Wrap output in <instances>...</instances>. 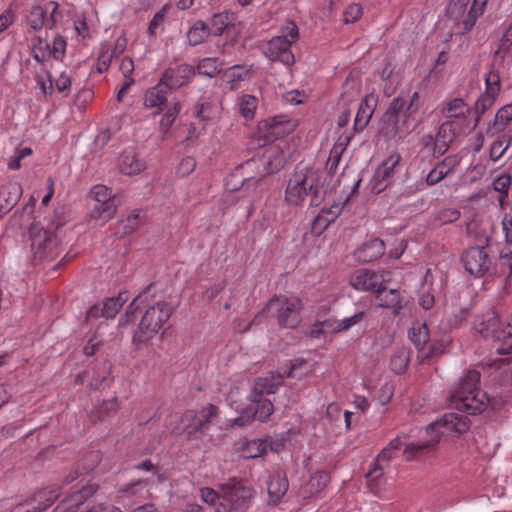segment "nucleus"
Wrapping results in <instances>:
<instances>
[{
  "mask_svg": "<svg viewBox=\"0 0 512 512\" xmlns=\"http://www.w3.org/2000/svg\"><path fill=\"white\" fill-rule=\"evenodd\" d=\"M216 414H217L216 406H214L212 404H208V405L204 406L200 411V415L197 416V424H195V430L196 431L201 430L210 421V419L212 417H214Z\"/></svg>",
  "mask_w": 512,
  "mask_h": 512,
  "instance_id": "obj_59",
  "label": "nucleus"
},
{
  "mask_svg": "<svg viewBox=\"0 0 512 512\" xmlns=\"http://www.w3.org/2000/svg\"><path fill=\"white\" fill-rule=\"evenodd\" d=\"M410 361V350L404 345L395 347L391 356L390 367L394 373L404 372Z\"/></svg>",
  "mask_w": 512,
  "mask_h": 512,
  "instance_id": "obj_43",
  "label": "nucleus"
},
{
  "mask_svg": "<svg viewBox=\"0 0 512 512\" xmlns=\"http://www.w3.org/2000/svg\"><path fill=\"white\" fill-rule=\"evenodd\" d=\"M385 252V244L379 238H373L365 243L355 251V257L359 262L368 263L375 261L382 257Z\"/></svg>",
  "mask_w": 512,
  "mask_h": 512,
  "instance_id": "obj_28",
  "label": "nucleus"
},
{
  "mask_svg": "<svg viewBox=\"0 0 512 512\" xmlns=\"http://www.w3.org/2000/svg\"><path fill=\"white\" fill-rule=\"evenodd\" d=\"M171 315L172 308L165 302H158L149 307L143 315L137 331L134 333L133 343L137 347L149 344L158 335Z\"/></svg>",
  "mask_w": 512,
  "mask_h": 512,
  "instance_id": "obj_7",
  "label": "nucleus"
},
{
  "mask_svg": "<svg viewBox=\"0 0 512 512\" xmlns=\"http://www.w3.org/2000/svg\"><path fill=\"white\" fill-rule=\"evenodd\" d=\"M22 186L17 181H9L0 187V212H8L22 196Z\"/></svg>",
  "mask_w": 512,
  "mask_h": 512,
  "instance_id": "obj_29",
  "label": "nucleus"
},
{
  "mask_svg": "<svg viewBox=\"0 0 512 512\" xmlns=\"http://www.w3.org/2000/svg\"><path fill=\"white\" fill-rule=\"evenodd\" d=\"M90 194L97 203L115 200V196L112 194V191L107 186L101 184L93 186Z\"/></svg>",
  "mask_w": 512,
  "mask_h": 512,
  "instance_id": "obj_58",
  "label": "nucleus"
},
{
  "mask_svg": "<svg viewBox=\"0 0 512 512\" xmlns=\"http://www.w3.org/2000/svg\"><path fill=\"white\" fill-rule=\"evenodd\" d=\"M405 105L406 102L402 97L393 98L383 117L384 126L399 116L404 111Z\"/></svg>",
  "mask_w": 512,
  "mask_h": 512,
  "instance_id": "obj_54",
  "label": "nucleus"
},
{
  "mask_svg": "<svg viewBox=\"0 0 512 512\" xmlns=\"http://www.w3.org/2000/svg\"><path fill=\"white\" fill-rule=\"evenodd\" d=\"M94 92L90 88H83L77 92L74 103L78 109H85L87 104L93 99Z\"/></svg>",
  "mask_w": 512,
  "mask_h": 512,
  "instance_id": "obj_64",
  "label": "nucleus"
},
{
  "mask_svg": "<svg viewBox=\"0 0 512 512\" xmlns=\"http://www.w3.org/2000/svg\"><path fill=\"white\" fill-rule=\"evenodd\" d=\"M196 117L204 123L216 120L220 117V107L211 102L200 103L196 106Z\"/></svg>",
  "mask_w": 512,
  "mask_h": 512,
  "instance_id": "obj_49",
  "label": "nucleus"
},
{
  "mask_svg": "<svg viewBox=\"0 0 512 512\" xmlns=\"http://www.w3.org/2000/svg\"><path fill=\"white\" fill-rule=\"evenodd\" d=\"M405 440L406 437L404 435H399L392 439L388 445L378 454L375 463H379L381 465L388 463L394 457L396 452L399 451L400 448L405 444Z\"/></svg>",
  "mask_w": 512,
  "mask_h": 512,
  "instance_id": "obj_47",
  "label": "nucleus"
},
{
  "mask_svg": "<svg viewBox=\"0 0 512 512\" xmlns=\"http://www.w3.org/2000/svg\"><path fill=\"white\" fill-rule=\"evenodd\" d=\"M501 89L500 76L495 71H489L485 77V91L479 96L475 103L477 113L483 114L490 109L499 95Z\"/></svg>",
  "mask_w": 512,
  "mask_h": 512,
  "instance_id": "obj_19",
  "label": "nucleus"
},
{
  "mask_svg": "<svg viewBox=\"0 0 512 512\" xmlns=\"http://www.w3.org/2000/svg\"><path fill=\"white\" fill-rule=\"evenodd\" d=\"M378 104V95L376 93L367 94L360 102L357 114L354 120V127L357 131L363 130L370 122Z\"/></svg>",
  "mask_w": 512,
  "mask_h": 512,
  "instance_id": "obj_27",
  "label": "nucleus"
},
{
  "mask_svg": "<svg viewBox=\"0 0 512 512\" xmlns=\"http://www.w3.org/2000/svg\"><path fill=\"white\" fill-rule=\"evenodd\" d=\"M319 173L307 167L295 171L287 181L284 202L289 207H301L310 199L311 206H319L324 199V191L319 185Z\"/></svg>",
  "mask_w": 512,
  "mask_h": 512,
  "instance_id": "obj_2",
  "label": "nucleus"
},
{
  "mask_svg": "<svg viewBox=\"0 0 512 512\" xmlns=\"http://www.w3.org/2000/svg\"><path fill=\"white\" fill-rule=\"evenodd\" d=\"M251 67L246 65H234L223 74V80L230 85L231 90L238 89L242 82L250 79Z\"/></svg>",
  "mask_w": 512,
  "mask_h": 512,
  "instance_id": "obj_32",
  "label": "nucleus"
},
{
  "mask_svg": "<svg viewBox=\"0 0 512 512\" xmlns=\"http://www.w3.org/2000/svg\"><path fill=\"white\" fill-rule=\"evenodd\" d=\"M375 304L380 308H387L392 311L394 315H399L405 306V301L396 289L387 290L385 284L376 292Z\"/></svg>",
  "mask_w": 512,
  "mask_h": 512,
  "instance_id": "obj_25",
  "label": "nucleus"
},
{
  "mask_svg": "<svg viewBox=\"0 0 512 512\" xmlns=\"http://www.w3.org/2000/svg\"><path fill=\"white\" fill-rule=\"evenodd\" d=\"M469 426L470 422L467 416L453 412L446 413L426 427L425 434L428 437L427 440H420L418 442H410L406 444L404 448V455L407 460H410L418 452L438 443L442 437L462 434L469 429Z\"/></svg>",
  "mask_w": 512,
  "mask_h": 512,
  "instance_id": "obj_3",
  "label": "nucleus"
},
{
  "mask_svg": "<svg viewBox=\"0 0 512 512\" xmlns=\"http://www.w3.org/2000/svg\"><path fill=\"white\" fill-rule=\"evenodd\" d=\"M298 35L297 25L294 22H287L281 30V35L273 37L267 43L265 55L271 61H279L291 67L295 62V58L290 50V46L298 40Z\"/></svg>",
  "mask_w": 512,
  "mask_h": 512,
  "instance_id": "obj_11",
  "label": "nucleus"
},
{
  "mask_svg": "<svg viewBox=\"0 0 512 512\" xmlns=\"http://www.w3.org/2000/svg\"><path fill=\"white\" fill-rule=\"evenodd\" d=\"M96 492L94 485H87L80 490L74 492L68 499H66L56 510L61 512H72L74 506L82 504L87 498L91 497Z\"/></svg>",
  "mask_w": 512,
  "mask_h": 512,
  "instance_id": "obj_41",
  "label": "nucleus"
},
{
  "mask_svg": "<svg viewBox=\"0 0 512 512\" xmlns=\"http://www.w3.org/2000/svg\"><path fill=\"white\" fill-rule=\"evenodd\" d=\"M298 120L284 115L275 116L259 123V137L265 142H273L293 133L298 127Z\"/></svg>",
  "mask_w": 512,
  "mask_h": 512,
  "instance_id": "obj_15",
  "label": "nucleus"
},
{
  "mask_svg": "<svg viewBox=\"0 0 512 512\" xmlns=\"http://www.w3.org/2000/svg\"><path fill=\"white\" fill-rule=\"evenodd\" d=\"M488 0H450L447 8L449 20L458 33L470 31L483 15Z\"/></svg>",
  "mask_w": 512,
  "mask_h": 512,
  "instance_id": "obj_8",
  "label": "nucleus"
},
{
  "mask_svg": "<svg viewBox=\"0 0 512 512\" xmlns=\"http://www.w3.org/2000/svg\"><path fill=\"white\" fill-rule=\"evenodd\" d=\"M394 394V385L390 381H384L376 393V399L381 405H386Z\"/></svg>",
  "mask_w": 512,
  "mask_h": 512,
  "instance_id": "obj_61",
  "label": "nucleus"
},
{
  "mask_svg": "<svg viewBox=\"0 0 512 512\" xmlns=\"http://www.w3.org/2000/svg\"><path fill=\"white\" fill-rule=\"evenodd\" d=\"M221 66L222 63L217 58L207 57L198 63L197 70L201 75L213 77L219 72Z\"/></svg>",
  "mask_w": 512,
  "mask_h": 512,
  "instance_id": "obj_55",
  "label": "nucleus"
},
{
  "mask_svg": "<svg viewBox=\"0 0 512 512\" xmlns=\"http://www.w3.org/2000/svg\"><path fill=\"white\" fill-rule=\"evenodd\" d=\"M387 281L384 271H372L366 268L356 270L350 278V285L358 291L376 293Z\"/></svg>",
  "mask_w": 512,
  "mask_h": 512,
  "instance_id": "obj_17",
  "label": "nucleus"
},
{
  "mask_svg": "<svg viewBox=\"0 0 512 512\" xmlns=\"http://www.w3.org/2000/svg\"><path fill=\"white\" fill-rule=\"evenodd\" d=\"M330 476L325 471L315 472L310 480L302 487L300 494L303 498H309L321 492L329 483Z\"/></svg>",
  "mask_w": 512,
  "mask_h": 512,
  "instance_id": "obj_34",
  "label": "nucleus"
},
{
  "mask_svg": "<svg viewBox=\"0 0 512 512\" xmlns=\"http://www.w3.org/2000/svg\"><path fill=\"white\" fill-rule=\"evenodd\" d=\"M58 497L59 493L56 488L47 487L37 491L29 500L33 502L34 512H42L50 507Z\"/></svg>",
  "mask_w": 512,
  "mask_h": 512,
  "instance_id": "obj_36",
  "label": "nucleus"
},
{
  "mask_svg": "<svg viewBox=\"0 0 512 512\" xmlns=\"http://www.w3.org/2000/svg\"><path fill=\"white\" fill-rule=\"evenodd\" d=\"M210 30L208 25L203 21L195 22L187 32V40L191 46H196L205 41L209 36Z\"/></svg>",
  "mask_w": 512,
  "mask_h": 512,
  "instance_id": "obj_48",
  "label": "nucleus"
},
{
  "mask_svg": "<svg viewBox=\"0 0 512 512\" xmlns=\"http://www.w3.org/2000/svg\"><path fill=\"white\" fill-rule=\"evenodd\" d=\"M117 212V203L114 201L100 202L90 212V218L98 225L107 223Z\"/></svg>",
  "mask_w": 512,
  "mask_h": 512,
  "instance_id": "obj_39",
  "label": "nucleus"
},
{
  "mask_svg": "<svg viewBox=\"0 0 512 512\" xmlns=\"http://www.w3.org/2000/svg\"><path fill=\"white\" fill-rule=\"evenodd\" d=\"M128 301V293L120 292L117 297L108 298L102 303L93 305L87 311V319L103 317L114 318L122 306Z\"/></svg>",
  "mask_w": 512,
  "mask_h": 512,
  "instance_id": "obj_20",
  "label": "nucleus"
},
{
  "mask_svg": "<svg viewBox=\"0 0 512 512\" xmlns=\"http://www.w3.org/2000/svg\"><path fill=\"white\" fill-rule=\"evenodd\" d=\"M286 163V155L279 144L266 147L261 155L247 160L240 166L245 174L256 173L266 178L279 172Z\"/></svg>",
  "mask_w": 512,
  "mask_h": 512,
  "instance_id": "obj_10",
  "label": "nucleus"
},
{
  "mask_svg": "<svg viewBox=\"0 0 512 512\" xmlns=\"http://www.w3.org/2000/svg\"><path fill=\"white\" fill-rule=\"evenodd\" d=\"M196 168V160L191 156L183 157L176 166V174L179 177H187Z\"/></svg>",
  "mask_w": 512,
  "mask_h": 512,
  "instance_id": "obj_60",
  "label": "nucleus"
},
{
  "mask_svg": "<svg viewBox=\"0 0 512 512\" xmlns=\"http://www.w3.org/2000/svg\"><path fill=\"white\" fill-rule=\"evenodd\" d=\"M258 99L250 94H242L237 99L240 115L246 120H252L257 110Z\"/></svg>",
  "mask_w": 512,
  "mask_h": 512,
  "instance_id": "obj_45",
  "label": "nucleus"
},
{
  "mask_svg": "<svg viewBox=\"0 0 512 512\" xmlns=\"http://www.w3.org/2000/svg\"><path fill=\"white\" fill-rule=\"evenodd\" d=\"M474 327L483 338L493 342L498 354L512 352V314L504 327L494 311H487L475 321Z\"/></svg>",
  "mask_w": 512,
  "mask_h": 512,
  "instance_id": "obj_6",
  "label": "nucleus"
},
{
  "mask_svg": "<svg viewBox=\"0 0 512 512\" xmlns=\"http://www.w3.org/2000/svg\"><path fill=\"white\" fill-rule=\"evenodd\" d=\"M195 424H197V413L194 410H187L180 416V423L173 425L171 427V431L174 434H182L188 429L189 435L195 434L197 431L195 430Z\"/></svg>",
  "mask_w": 512,
  "mask_h": 512,
  "instance_id": "obj_46",
  "label": "nucleus"
},
{
  "mask_svg": "<svg viewBox=\"0 0 512 512\" xmlns=\"http://www.w3.org/2000/svg\"><path fill=\"white\" fill-rule=\"evenodd\" d=\"M367 484L370 491L379 495L385 490L386 478L384 477V466L379 463H374L372 468L366 473Z\"/></svg>",
  "mask_w": 512,
  "mask_h": 512,
  "instance_id": "obj_38",
  "label": "nucleus"
},
{
  "mask_svg": "<svg viewBox=\"0 0 512 512\" xmlns=\"http://www.w3.org/2000/svg\"><path fill=\"white\" fill-rule=\"evenodd\" d=\"M119 497L136 498L137 500L148 499L151 494L146 480H137L122 486L119 489Z\"/></svg>",
  "mask_w": 512,
  "mask_h": 512,
  "instance_id": "obj_37",
  "label": "nucleus"
},
{
  "mask_svg": "<svg viewBox=\"0 0 512 512\" xmlns=\"http://www.w3.org/2000/svg\"><path fill=\"white\" fill-rule=\"evenodd\" d=\"M460 218V212L455 208H444L437 212L435 222L439 225L450 224Z\"/></svg>",
  "mask_w": 512,
  "mask_h": 512,
  "instance_id": "obj_57",
  "label": "nucleus"
},
{
  "mask_svg": "<svg viewBox=\"0 0 512 512\" xmlns=\"http://www.w3.org/2000/svg\"><path fill=\"white\" fill-rule=\"evenodd\" d=\"M408 336L415 348L424 357L442 352V350L438 351L434 345H429V332L425 323L413 324L408 331Z\"/></svg>",
  "mask_w": 512,
  "mask_h": 512,
  "instance_id": "obj_23",
  "label": "nucleus"
},
{
  "mask_svg": "<svg viewBox=\"0 0 512 512\" xmlns=\"http://www.w3.org/2000/svg\"><path fill=\"white\" fill-rule=\"evenodd\" d=\"M480 373L470 370L452 390L450 403L457 410L467 414H479L489 404L487 394L479 388Z\"/></svg>",
  "mask_w": 512,
  "mask_h": 512,
  "instance_id": "obj_4",
  "label": "nucleus"
},
{
  "mask_svg": "<svg viewBox=\"0 0 512 512\" xmlns=\"http://www.w3.org/2000/svg\"><path fill=\"white\" fill-rule=\"evenodd\" d=\"M463 265L468 273L476 277L483 276L490 269V259L484 247H471L462 256Z\"/></svg>",
  "mask_w": 512,
  "mask_h": 512,
  "instance_id": "obj_18",
  "label": "nucleus"
},
{
  "mask_svg": "<svg viewBox=\"0 0 512 512\" xmlns=\"http://www.w3.org/2000/svg\"><path fill=\"white\" fill-rule=\"evenodd\" d=\"M169 9L170 5L166 4L157 13H155V15L148 24L147 33L149 37L154 38L159 33L164 31L165 18Z\"/></svg>",
  "mask_w": 512,
  "mask_h": 512,
  "instance_id": "obj_50",
  "label": "nucleus"
},
{
  "mask_svg": "<svg viewBox=\"0 0 512 512\" xmlns=\"http://www.w3.org/2000/svg\"><path fill=\"white\" fill-rule=\"evenodd\" d=\"M458 165V161L454 157H446L441 162H439L426 176V184L428 186H433L443 180L446 176L451 174L456 166Z\"/></svg>",
  "mask_w": 512,
  "mask_h": 512,
  "instance_id": "obj_31",
  "label": "nucleus"
},
{
  "mask_svg": "<svg viewBox=\"0 0 512 512\" xmlns=\"http://www.w3.org/2000/svg\"><path fill=\"white\" fill-rule=\"evenodd\" d=\"M365 317L366 313L364 311H359L349 317H345L341 320L335 321L334 325H331L330 321L327 320L324 322L316 323L314 327L317 328L318 326H322L325 328H330L335 333H339L348 331L352 327L362 322L365 319Z\"/></svg>",
  "mask_w": 512,
  "mask_h": 512,
  "instance_id": "obj_35",
  "label": "nucleus"
},
{
  "mask_svg": "<svg viewBox=\"0 0 512 512\" xmlns=\"http://www.w3.org/2000/svg\"><path fill=\"white\" fill-rule=\"evenodd\" d=\"M502 231L505 237V244L500 252V258L508 264L510 268L509 277L512 278V215L505 214L503 216Z\"/></svg>",
  "mask_w": 512,
  "mask_h": 512,
  "instance_id": "obj_33",
  "label": "nucleus"
},
{
  "mask_svg": "<svg viewBox=\"0 0 512 512\" xmlns=\"http://www.w3.org/2000/svg\"><path fill=\"white\" fill-rule=\"evenodd\" d=\"M31 252L36 261L52 260L58 255V241L55 235L35 224L30 228Z\"/></svg>",
  "mask_w": 512,
  "mask_h": 512,
  "instance_id": "obj_14",
  "label": "nucleus"
},
{
  "mask_svg": "<svg viewBox=\"0 0 512 512\" xmlns=\"http://www.w3.org/2000/svg\"><path fill=\"white\" fill-rule=\"evenodd\" d=\"M237 174L243 176L237 183L240 184L238 188L236 185H231L229 181L226 183V187L231 194H236L237 198H245L249 202V212L254 210V203L257 202L266 190L265 177L256 173L245 174L240 167L237 168Z\"/></svg>",
  "mask_w": 512,
  "mask_h": 512,
  "instance_id": "obj_12",
  "label": "nucleus"
},
{
  "mask_svg": "<svg viewBox=\"0 0 512 512\" xmlns=\"http://www.w3.org/2000/svg\"><path fill=\"white\" fill-rule=\"evenodd\" d=\"M201 500L209 506H215L221 497V492H217L210 487H202L199 491Z\"/></svg>",
  "mask_w": 512,
  "mask_h": 512,
  "instance_id": "obj_62",
  "label": "nucleus"
},
{
  "mask_svg": "<svg viewBox=\"0 0 512 512\" xmlns=\"http://www.w3.org/2000/svg\"><path fill=\"white\" fill-rule=\"evenodd\" d=\"M221 498L230 504L228 512H245L254 498V490L236 478L219 485Z\"/></svg>",
  "mask_w": 512,
  "mask_h": 512,
  "instance_id": "obj_13",
  "label": "nucleus"
},
{
  "mask_svg": "<svg viewBox=\"0 0 512 512\" xmlns=\"http://www.w3.org/2000/svg\"><path fill=\"white\" fill-rule=\"evenodd\" d=\"M141 219L140 214L137 211H132L129 213L125 220H122L123 223V232L125 234H130L134 232L140 225Z\"/></svg>",
  "mask_w": 512,
  "mask_h": 512,
  "instance_id": "obj_63",
  "label": "nucleus"
},
{
  "mask_svg": "<svg viewBox=\"0 0 512 512\" xmlns=\"http://www.w3.org/2000/svg\"><path fill=\"white\" fill-rule=\"evenodd\" d=\"M469 112V105L462 98L448 100L442 109L446 118H466Z\"/></svg>",
  "mask_w": 512,
  "mask_h": 512,
  "instance_id": "obj_42",
  "label": "nucleus"
},
{
  "mask_svg": "<svg viewBox=\"0 0 512 512\" xmlns=\"http://www.w3.org/2000/svg\"><path fill=\"white\" fill-rule=\"evenodd\" d=\"M168 91L158 82L148 88L143 95V105L146 109L150 110L154 116L162 113L159 127L164 134L168 133L181 110V104L177 98L169 100Z\"/></svg>",
  "mask_w": 512,
  "mask_h": 512,
  "instance_id": "obj_5",
  "label": "nucleus"
},
{
  "mask_svg": "<svg viewBox=\"0 0 512 512\" xmlns=\"http://www.w3.org/2000/svg\"><path fill=\"white\" fill-rule=\"evenodd\" d=\"M282 379L280 374L257 378L251 392L245 395L246 402L240 397L241 390H244L243 383L241 386L231 388L227 401L230 407L239 413V416L231 420L229 426L242 427L250 424L255 418L261 421L268 418L273 413L274 407L272 402L263 396L275 393L278 386L281 385Z\"/></svg>",
  "mask_w": 512,
  "mask_h": 512,
  "instance_id": "obj_1",
  "label": "nucleus"
},
{
  "mask_svg": "<svg viewBox=\"0 0 512 512\" xmlns=\"http://www.w3.org/2000/svg\"><path fill=\"white\" fill-rule=\"evenodd\" d=\"M66 50V40L62 36H55L51 43L39 40L38 46H34V58L42 62L46 59L47 55L53 56L54 59H61Z\"/></svg>",
  "mask_w": 512,
  "mask_h": 512,
  "instance_id": "obj_26",
  "label": "nucleus"
},
{
  "mask_svg": "<svg viewBox=\"0 0 512 512\" xmlns=\"http://www.w3.org/2000/svg\"><path fill=\"white\" fill-rule=\"evenodd\" d=\"M194 69L188 64H181L175 68L166 69L159 82L168 90H176L186 84L192 75Z\"/></svg>",
  "mask_w": 512,
  "mask_h": 512,
  "instance_id": "obj_21",
  "label": "nucleus"
},
{
  "mask_svg": "<svg viewBox=\"0 0 512 512\" xmlns=\"http://www.w3.org/2000/svg\"><path fill=\"white\" fill-rule=\"evenodd\" d=\"M510 121H512V103L498 110L495 115L493 128L496 131H502Z\"/></svg>",
  "mask_w": 512,
  "mask_h": 512,
  "instance_id": "obj_56",
  "label": "nucleus"
},
{
  "mask_svg": "<svg viewBox=\"0 0 512 512\" xmlns=\"http://www.w3.org/2000/svg\"><path fill=\"white\" fill-rule=\"evenodd\" d=\"M120 172L127 176H135L142 173L146 168V161L138 156L133 148L125 149L118 158Z\"/></svg>",
  "mask_w": 512,
  "mask_h": 512,
  "instance_id": "obj_24",
  "label": "nucleus"
},
{
  "mask_svg": "<svg viewBox=\"0 0 512 512\" xmlns=\"http://www.w3.org/2000/svg\"><path fill=\"white\" fill-rule=\"evenodd\" d=\"M269 444L264 439H253L244 443L241 447V455L245 459L261 457L268 451Z\"/></svg>",
  "mask_w": 512,
  "mask_h": 512,
  "instance_id": "obj_44",
  "label": "nucleus"
},
{
  "mask_svg": "<svg viewBox=\"0 0 512 512\" xmlns=\"http://www.w3.org/2000/svg\"><path fill=\"white\" fill-rule=\"evenodd\" d=\"M302 300L295 295H275L267 303L263 312L274 317L279 326L294 328L300 322Z\"/></svg>",
  "mask_w": 512,
  "mask_h": 512,
  "instance_id": "obj_9",
  "label": "nucleus"
},
{
  "mask_svg": "<svg viewBox=\"0 0 512 512\" xmlns=\"http://www.w3.org/2000/svg\"><path fill=\"white\" fill-rule=\"evenodd\" d=\"M420 119L418 114L405 109L399 116H397L391 123L385 126L387 133L399 138L405 137L416 129L419 125Z\"/></svg>",
  "mask_w": 512,
  "mask_h": 512,
  "instance_id": "obj_22",
  "label": "nucleus"
},
{
  "mask_svg": "<svg viewBox=\"0 0 512 512\" xmlns=\"http://www.w3.org/2000/svg\"><path fill=\"white\" fill-rule=\"evenodd\" d=\"M231 23V14H229L228 12L216 13L212 17L211 27L209 28V30L213 35L219 36L223 34L225 29H227L231 25Z\"/></svg>",
  "mask_w": 512,
  "mask_h": 512,
  "instance_id": "obj_53",
  "label": "nucleus"
},
{
  "mask_svg": "<svg viewBox=\"0 0 512 512\" xmlns=\"http://www.w3.org/2000/svg\"><path fill=\"white\" fill-rule=\"evenodd\" d=\"M115 55H116V47H113L109 43L101 44L100 52H99L98 59H97L98 72H100V73L105 72L109 68V66L112 62V59L115 57Z\"/></svg>",
  "mask_w": 512,
  "mask_h": 512,
  "instance_id": "obj_52",
  "label": "nucleus"
},
{
  "mask_svg": "<svg viewBox=\"0 0 512 512\" xmlns=\"http://www.w3.org/2000/svg\"><path fill=\"white\" fill-rule=\"evenodd\" d=\"M288 487L289 483L286 474L280 470L276 471L271 475L267 483L269 502L277 505L287 493Z\"/></svg>",
  "mask_w": 512,
  "mask_h": 512,
  "instance_id": "obj_30",
  "label": "nucleus"
},
{
  "mask_svg": "<svg viewBox=\"0 0 512 512\" xmlns=\"http://www.w3.org/2000/svg\"><path fill=\"white\" fill-rule=\"evenodd\" d=\"M401 156L398 152L394 151L385 158L382 163L377 167L378 175L382 178H390L394 174V169L400 163Z\"/></svg>",
  "mask_w": 512,
  "mask_h": 512,
  "instance_id": "obj_51",
  "label": "nucleus"
},
{
  "mask_svg": "<svg viewBox=\"0 0 512 512\" xmlns=\"http://www.w3.org/2000/svg\"><path fill=\"white\" fill-rule=\"evenodd\" d=\"M61 18L58 4L54 1L47 2L44 6H33L27 16V22L34 30L43 27L52 28Z\"/></svg>",
  "mask_w": 512,
  "mask_h": 512,
  "instance_id": "obj_16",
  "label": "nucleus"
},
{
  "mask_svg": "<svg viewBox=\"0 0 512 512\" xmlns=\"http://www.w3.org/2000/svg\"><path fill=\"white\" fill-rule=\"evenodd\" d=\"M455 135L452 122L446 121L442 123L435 137L436 152L439 154L445 153L448 150L450 143L454 140Z\"/></svg>",
  "mask_w": 512,
  "mask_h": 512,
  "instance_id": "obj_40",
  "label": "nucleus"
}]
</instances>
